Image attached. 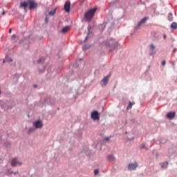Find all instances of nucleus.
<instances>
[{
	"label": "nucleus",
	"instance_id": "32",
	"mask_svg": "<svg viewBox=\"0 0 177 177\" xmlns=\"http://www.w3.org/2000/svg\"><path fill=\"white\" fill-rule=\"evenodd\" d=\"M48 17H46V19H45V22H46V24H48Z\"/></svg>",
	"mask_w": 177,
	"mask_h": 177
},
{
	"label": "nucleus",
	"instance_id": "27",
	"mask_svg": "<svg viewBox=\"0 0 177 177\" xmlns=\"http://www.w3.org/2000/svg\"><path fill=\"white\" fill-rule=\"evenodd\" d=\"M145 146V145H141V149H146V147Z\"/></svg>",
	"mask_w": 177,
	"mask_h": 177
},
{
	"label": "nucleus",
	"instance_id": "34",
	"mask_svg": "<svg viewBox=\"0 0 177 177\" xmlns=\"http://www.w3.org/2000/svg\"><path fill=\"white\" fill-rule=\"evenodd\" d=\"M2 15H5V11L3 12Z\"/></svg>",
	"mask_w": 177,
	"mask_h": 177
},
{
	"label": "nucleus",
	"instance_id": "31",
	"mask_svg": "<svg viewBox=\"0 0 177 177\" xmlns=\"http://www.w3.org/2000/svg\"><path fill=\"white\" fill-rule=\"evenodd\" d=\"M20 8H23V2L20 3Z\"/></svg>",
	"mask_w": 177,
	"mask_h": 177
},
{
	"label": "nucleus",
	"instance_id": "24",
	"mask_svg": "<svg viewBox=\"0 0 177 177\" xmlns=\"http://www.w3.org/2000/svg\"><path fill=\"white\" fill-rule=\"evenodd\" d=\"M97 174H99V169H95L94 170V174L97 175Z\"/></svg>",
	"mask_w": 177,
	"mask_h": 177
},
{
	"label": "nucleus",
	"instance_id": "25",
	"mask_svg": "<svg viewBox=\"0 0 177 177\" xmlns=\"http://www.w3.org/2000/svg\"><path fill=\"white\" fill-rule=\"evenodd\" d=\"M154 48H155V47H154L153 45H151V46H150L151 50H154Z\"/></svg>",
	"mask_w": 177,
	"mask_h": 177
},
{
	"label": "nucleus",
	"instance_id": "10",
	"mask_svg": "<svg viewBox=\"0 0 177 177\" xmlns=\"http://www.w3.org/2000/svg\"><path fill=\"white\" fill-rule=\"evenodd\" d=\"M37 4L34 2V1H30V6H29V9L30 10H32V9H35V8H37Z\"/></svg>",
	"mask_w": 177,
	"mask_h": 177
},
{
	"label": "nucleus",
	"instance_id": "3",
	"mask_svg": "<svg viewBox=\"0 0 177 177\" xmlns=\"http://www.w3.org/2000/svg\"><path fill=\"white\" fill-rule=\"evenodd\" d=\"M33 127L35 128V129H41V128L44 127V123L41 120H37L35 122Z\"/></svg>",
	"mask_w": 177,
	"mask_h": 177
},
{
	"label": "nucleus",
	"instance_id": "17",
	"mask_svg": "<svg viewBox=\"0 0 177 177\" xmlns=\"http://www.w3.org/2000/svg\"><path fill=\"white\" fill-rule=\"evenodd\" d=\"M3 63H5V62H8V63H10L11 62H13V59H12V58H9V57L6 56V60H3Z\"/></svg>",
	"mask_w": 177,
	"mask_h": 177
},
{
	"label": "nucleus",
	"instance_id": "21",
	"mask_svg": "<svg viewBox=\"0 0 177 177\" xmlns=\"http://www.w3.org/2000/svg\"><path fill=\"white\" fill-rule=\"evenodd\" d=\"M55 13H56V10H53L52 11H50L48 15L49 16H53L55 15Z\"/></svg>",
	"mask_w": 177,
	"mask_h": 177
},
{
	"label": "nucleus",
	"instance_id": "20",
	"mask_svg": "<svg viewBox=\"0 0 177 177\" xmlns=\"http://www.w3.org/2000/svg\"><path fill=\"white\" fill-rule=\"evenodd\" d=\"M91 48V46L89 45H85L82 47L83 50H86V49H89Z\"/></svg>",
	"mask_w": 177,
	"mask_h": 177
},
{
	"label": "nucleus",
	"instance_id": "28",
	"mask_svg": "<svg viewBox=\"0 0 177 177\" xmlns=\"http://www.w3.org/2000/svg\"><path fill=\"white\" fill-rule=\"evenodd\" d=\"M155 53H156V52H151L150 55H151V56H153V55H154Z\"/></svg>",
	"mask_w": 177,
	"mask_h": 177
},
{
	"label": "nucleus",
	"instance_id": "11",
	"mask_svg": "<svg viewBox=\"0 0 177 177\" xmlns=\"http://www.w3.org/2000/svg\"><path fill=\"white\" fill-rule=\"evenodd\" d=\"M167 118H169V120L174 119V118L175 117V112H169V113H167Z\"/></svg>",
	"mask_w": 177,
	"mask_h": 177
},
{
	"label": "nucleus",
	"instance_id": "18",
	"mask_svg": "<svg viewBox=\"0 0 177 177\" xmlns=\"http://www.w3.org/2000/svg\"><path fill=\"white\" fill-rule=\"evenodd\" d=\"M171 28H173L174 30L177 29V24L176 22H173L171 25Z\"/></svg>",
	"mask_w": 177,
	"mask_h": 177
},
{
	"label": "nucleus",
	"instance_id": "8",
	"mask_svg": "<svg viewBox=\"0 0 177 177\" xmlns=\"http://www.w3.org/2000/svg\"><path fill=\"white\" fill-rule=\"evenodd\" d=\"M70 6H71L70 1H66L64 4V10L68 13V12H70Z\"/></svg>",
	"mask_w": 177,
	"mask_h": 177
},
{
	"label": "nucleus",
	"instance_id": "13",
	"mask_svg": "<svg viewBox=\"0 0 177 177\" xmlns=\"http://www.w3.org/2000/svg\"><path fill=\"white\" fill-rule=\"evenodd\" d=\"M91 26H88V33L87 36L86 37V39H88L89 37H91V35H93V33H92V32H91Z\"/></svg>",
	"mask_w": 177,
	"mask_h": 177
},
{
	"label": "nucleus",
	"instance_id": "14",
	"mask_svg": "<svg viewBox=\"0 0 177 177\" xmlns=\"http://www.w3.org/2000/svg\"><path fill=\"white\" fill-rule=\"evenodd\" d=\"M68 31H70V27L69 26H66L65 28H63L62 30V32H63V34H66V32H68Z\"/></svg>",
	"mask_w": 177,
	"mask_h": 177
},
{
	"label": "nucleus",
	"instance_id": "30",
	"mask_svg": "<svg viewBox=\"0 0 177 177\" xmlns=\"http://www.w3.org/2000/svg\"><path fill=\"white\" fill-rule=\"evenodd\" d=\"M165 63H166V62H165V60H164V61H162V66H164V65L165 64Z\"/></svg>",
	"mask_w": 177,
	"mask_h": 177
},
{
	"label": "nucleus",
	"instance_id": "12",
	"mask_svg": "<svg viewBox=\"0 0 177 177\" xmlns=\"http://www.w3.org/2000/svg\"><path fill=\"white\" fill-rule=\"evenodd\" d=\"M160 167L162 169H165L168 167V162H165L160 163Z\"/></svg>",
	"mask_w": 177,
	"mask_h": 177
},
{
	"label": "nucleus",
	"instance_id": "2",
	"mask_svg": "<svg viewBox=\"0 0 177 177\" xmlns=\"http://www.w3.org/2000/svg\"><path fill=\"white\" fill-rule=\"evenodd\" d=\"M177 154V149L176 147H173L168 150L167 156L171 157V156H176Z\"/></svg>",
	"mask_w": 177,
	"mask_h": 177
},
{
	"label": "nucleus",
	"instance_id": "7",
	"mask_svg": "<svg viewBox=\"0 0 177 177\" xmlns=\"http://www.w3.org/2000/svg\"><path fill=\"white\" fill-rule=\"evenodd\" d=\"M109 78H110V76H105L103 80H102V86H106L107 84H109Z\"/></svg>",
	"mask_w": 177,
	"mask_h": 177
},
{
	"label": "nucleus",
	"instance_id": "4",
	"mask_svg": "<svg viewBox=\"0 0 177 177\" xmlns=\"http://www.w3.org/2000/svg\"><path fill=\"white\" fill-rule=\"evenodd\" d=\"M11 165L12 167H16L17 165H21V162H20L19 160H17V158H13L11 160Z\"/></svg>",
	"mask_w": 177,
	"mask_h": 177
},
{
	"label": "nucleus",
	"instance_id": "23",
	"mask_svg": "<svg viewBox=\"0 0 177 177\" xmlns=\"http://www.w3.org/2000/svg\"><path fill=\"white\" fill-rule=\"evenodd\" d=\"M28 5V4L27 3V2H26V1L23 2V8H24V9H26V8H27Z\"/></svg>",
	"mask_w": 177,
	"mask_h": 177
},
{
	"label": "nucleus",
	"instance_id": "15",
	"mask_svg": "<svg viewBox=\"0 0 177 177\" xmlns=\"http://www.w3.org/2000/svg\"><path fill=\"white\" fill-rule=\"evenodd\" d=\"M17 40H19V35H12L11 36V41H17Z\"/></svg>",
	"mask_w": 177,
	"mask_h": 177
},
{
	"label": "nucleus",
	"instance_id": "9",
	"mask_svg": "<svg viewBox=\"0 0 177 177\" xmlns=\"http://www.w3.org/2000/svg\"><path fill=\"white\" fill-rule=\"evenodd\" d=\"M148 19L149 17H144L142 19H141L140 22L138 24V28H140L142 24H145V23H146V21L148 20Z\"/></svg>",
	"mask_w": 177,
	"mask_h": 177
},
{
	"label": "nucleus",
	"instance_id": "5",
	"mask_svg": "<svg viewBox=\"0 0 177 177\" xmlns=\"http://www.w3.org/2000/svg\"><path fill=\"white\" fill-rule=\"evenodd\" d=\"M128 168L129 171H133L134 169H136V168H138V162H135L134 163L129 164Z\"/></svg>",
	"mask_w": 177,
	"mask_h": 177
},
{
	"label": "nucleus",
	"instance_id": "6",
	"mask_svg": "<svg viewBox=\"0 0 177 177\" xmlns=\"http://www.w3.org/2000/svg\"><path fill=\"white\" fill-rule=\"evenodd\" d=\"M91 118H93V120H100L99 112H97V111H93L91 113Z\"/></svg>",
	"mask_w": 177,
	"mask_h": 177
},
{
	"label": "nucleus",
	"instance_id": "33",
	"mask_svg": "<svg viewBox=\"0 0 177 177\" xmlns=\"http://www.w3.org/2000/svg\"><path fill=\"white\" fill-rule=\"evenodd\" d=\"M9 33H10V34H12V29H10V30H9Z\"/></svg>",
	"mask_w": 177,
	"mask_h": 177
},
{
	"label": "nucleus",
	"instance_id": "16",
	"mask_svg": "<svg viewBox=\"0 0 177 177\" xmlns=\"http://www.w3.org/2000/svg\"><path fill=\"white\" fill-rule=\"evenodd\" d=\"M108 160H109V161L113 162V161L115 160V158L113 155H109L108 156Z\"/></svg>",
	"mask_w": 177,
	"mask_h": 177
},
{
	"label": "nucleus",
	"instance_id": "29",
	"mask_svg": "<svg viewBox=\"0 0 177 177\" xmlns=\"http://www.w3.org/2000/svg\"><path fill=\"white\" fill-rule=\"evenodd\" d=\"M163 39H167V35H163Z\"/></svg>",
	"mask_w": 177,
	"mask_h": 177
},
{
	"label": "nucleus",
	"instance_id": "1",
	"mask_svg": "<svg viewBox=\"0 0 177 177\" xmlns=\"http://www.w3.org/2000/svg\"><path fill=\"white\" fill-rule=\"evenodd\" d=\"M97 10V8H96L88 10L84 14V19L87 20V21H91V20L95 17V15Z\"/></svg>",
	"mask_w": 177,
	"mask_h": 177
},
{
	"label": "nucleus",
	"instance_id": "35",
	"mask_svg": "<svg viewBox=\"0 0 177 177\" xmlns=\"http://www.w3.org/2000/svg\"><path fill=\"white\" fill-rule=\"evenodd\" d=\"M175 50H176V49H174V50H173V52H175Z\"/></svg>",
	"mask_w": 177,
	"mask_h": 177
},
{
	"label": "nucleus",
	"instance_id": "36",
	"mask_svg": "<svg viewBox=\"0 0 177 177\" xmlns=\"http://www.w3.org/2000/svg\"><path fill=\"white\" fill-rule=\"evenodd\" d=\"M111 46L115 47V46Z\"/></svg>",
	"mask_w": 177,
	"mask_h": 177
},
{
	"label": "nucleus",
	"instance_id": "19",
	"mask_svg": "<svg viewBox=\"0 0 177 177\" xmlns=\"http://www.w3.org/2000/svg\"><path fill=\"white\" fill-rule=\"evenodd\" d=\"M135 104V102H129V106H127V110H129V109H132V106Z\"/></svg>",
	"mask_w": 177,
	"mask_h": 177
},
{
	"label": "nucleus",
	"instance_id": "22",
	"mask_svg": "<svg viewBox=\"0 0 177 177\" xmlns=\"http://www.w3.org/2000/svg\"><path fill=\"white\" fill-rule=\"evenodd\" d=\"M45 62V58H40L37 62L38 63H44Z\"/></svg>",
	"mask_w": 177,
	"mask_h": 177
},
{
	"label": "nucleus",
	"instance_id": "26",
	"mask_svg": "<svg viewBox=\"0 0 177 177\" xmlns=\"http://www.w3.org/2000/svg\"><path fill=\"white\" fill-rule=\"evenodd\" d=\"M104 140H106V142H109L110 140V138L109 137H106L104 138Z\"/></svg>",
	"mask_w": 177,
	"mask_h": 177
}]
</instances>
